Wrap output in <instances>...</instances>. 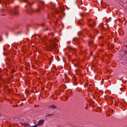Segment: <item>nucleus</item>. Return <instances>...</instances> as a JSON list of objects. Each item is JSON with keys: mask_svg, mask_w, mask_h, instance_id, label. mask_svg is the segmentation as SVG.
Listing matches in <instances>:
<instances>
[{"mask_svg": "<svg viewBox=\"0 0 127 127\" xmlns=\"http://www.w3.org/2000/svg\"><path fill=\"white\" fill-rule=\"evenodd\" d=\"M18 12H16V11H15L14 12V13H13V14H18Z\"/></svg>", "mask_w": 127, "mask_h": 127, "instance_id": "9", "label": "nucleus"}, {"mask_svg": "<svg viewBox=\"0 0 127 127\" xmlns=\"http://www.w3.org/2000/svg\"><path fill=\"white\" fill-rule=\"evenodd\" d=\"M113 99H109V101H111V102H112V103H113Z\"/></svg>", "mask_w": 127, "mask_h": 127, "instance_id": "11", "label": "nucleus"}, {"mask_svg": "<svg viewBox=\"0 0 127 127\" xmlns=\"http://www.w3.org/2000/svg\"><path fill=\"white\" fill-rule=\"evenodd\" d=\"M81 19H80V20H79V22L78 23V24H81V23H80V21H81Z\"/></svg>", "mask_w": 127, "mask_h": 127, "instance_id": "12", "label": "nucleus"}, {"mask_svg": "<svg viewBox=\"0 0 127 127\" xmlns=\"http://www.w3.org/2000/svg\"><path fill=\"white\" fill-rule=\"evenodd\" d=\"M52 115V114H49V115H47V116H50V115Z\"/></svg>", "mask_w": 127, "mask_h": 127, "instance_id": "16", "label": "nucleus"}, {"mask_svg": "<svg viewBox=\"0 0 127 127\" xmlns=\"http://www.w3.org/2000/svg\"><path fill=\"white\" fill-rule=\"evenodd\" d=\"M52 48L51 47V49H50L49 50V51H52Z\"/></svg>", "mask_w": 127, "mask_h": 127, "instance_id": "17", "label": "nucleus"}, {"mask_svg": "<svg viewBox=\"0 0 127 127\" xmlns=\"http://www.w3.org/2000/svg\"><path fill=\"white\" fill-rule=\"evenodd\" d=\"M45 38H46V37H45Z\"/></svg>", "mask_w": 127, "mask_h": 127, "instance_id": "25", "label": "nucleus"}, {"mask_svg": "<svg viewBox=\"0 0 127 127\" xmlns=\"http://www.w3.org/2000/svg\"><path fill=\"white\" fill-rule=\"evenodd\" d=\"M74 41H75L77 43H79V40L77 38H75L74 39Z\"/></svg>", "mask_w": 127, "mask_h": 127, "instance_id": "5", "label": "nucleus"}, {"mask_svg": "<svg viewBox=\"0 0 127 127\" xmlns=\"http://www.w3.org/2000/svg\"><path fill=\"white\" fill-rule=\"evenodd\" d=\"M76 61H77L76 60H74V62H76Z\"/></svg>", "mask_w": 127, "mask_h": 127, "instance_id": "21", "label": "nucleus"}, {"mask_svg": "<svg viewBox=\"0 0 127 127\" xmlns=\"http://www.w3.org/2000/svg\"><path fill=\"white\" fill-rule=\"evenodd\" d=\"M125 53L126 54H127V51H125Z\"/></svg>", "mask_w": 127, "mask_h": 127, "instance_id": "15", "label": "nucleus"}, {"mask_svg": "<svg viewBox=\"0 0 127 127\" xmlns=\"http://www.w3.org/2000/svg\"><path fill=\"white\" fill-rule=\"evenodd\" d=\"M44 122V120H39L38 123L39 126H40L43 125Z\"/></svg>", "mask_w": 127, "mask_h": 127, "instance_id": "4", "label": "nucleus"}, {"mask_svg": "<svg viewBox=\"0 0 127 127\" xmlns=\"http://www.w3.org/2000/svg\"><path fill=\"white\" fill-rule=\"evenodd\" d=\"M18 7V6H15V7Z\"/></svg>", "mask_w": 127, "mask_h": 127, "instance_id": "22", "label": "nucleus"}, {"mask_svg": "<svg viewBox=\"0 0 127 127\" xmlns=\"http://www.w3.org/2000/svg\"><path fill=\"white\" fill-rule=\"evenodd\" d=\"M102 38H102L101 37H99V39H102Z\"/></svg>", "mask_w": 127, "mask_h": 127, "instance_id": "18", "label": "nucleus"}, {"mask_svg": "<svg viewBox=\"0 0 127 127\" xmlns=\"http://www.w3.org/2000/svg\"><path fill=\"white\" fill-rule=\"evenodd\" d=\"M53 39H51L50 40V42L52 43V42H53Z\"/></svg>", "mask_w": 127, "mask_h": 127, "instance_id": "14", "label": "nucleus"}, {"mask_svg": "<svg viewBox=\"0 0 127 127\" xmlns=\"http://www.w3.org/2000/svg\"><path fill=\"white\" fill-rule=\"evenodd\" d=\"M23 126H28V124L25 123H23L21 124Z\"/></svg>", "mask_w": 127, "mask_h": 127, "instance_id": "6", "label": "nucleus"}, {"mask_svg": "<svg viewBox=\"0 0 127 127\" xmlns=\"http://www.w3.org/2000/svg\"><path fill=\"white\" fill-rule=\"evenodd\" d=\"M80 15L81 16V17H83V15H83L82 14V13H81L80 14Z\"/></svg>", "mask_w": 127, "mask_h": 127, "instance_id": "13", "label": "nucleus"}, {"mask_svg": "<svg viewBox=\"0 0 127 127\" xmlns=\"http://www.w3.org/2000/svg\"><path fill=\"white\" fill-rule=\"evenodd\" d=\"M23 1H24L26 2L28 4H29V2L28 1H27V0H23Z\"/></svg>", "mask_w": 127, "mask_h": 127, "instance_id": "8", "label": "nucleus"}, {"mask_svg": "<svg viewBox=\"0 0 127 127\" xmlns=\"http://www.w3.org/2000/svg\"><path fill=\"white\" fill-rule=\"evenodd\" d=\"M96 32H97V33H98V31H97V30H96Z\"/></svg>", "mask_w": 127, "mask_h": 127, "instance_id": "20", "label": "nucleus"}, {"mask_svg": "<svg viewBox=\"0 0 127 127\" xmlns=\"http://www.w3.org/2000/svg\"><path fill=\"white\" fill-rule=\"evenodd\" d=\"M56 107L54 105H52L51 106H49V108H55Z\"/></svg>", "mask_w": 127, "mask_h": 127, "instance_id": "7", "label": "nucleus"}, {"mask_svg": "<svg viewBox=\"0 0 127 127\" xmlns=\"http://www.w3.org/2000/svg\"><path fill=\"white\" fill-rule=\"evenodd\" d=\"M44 2L41 1L40 2L38 5V8L37 10V12H39L40 9H43V7L44 6Z\"/></svg>", "mask_w": 127, "mask_h": 127, "instance_id": "1", "label": "nucleus"}, {"mask_svg": "<svg viewBox=\"0 0 127 127\" xmlns=\"http://www.w3.org/2000/svg\"><path fill=\"white\" fill-rule=\"evenodd\" d=\"M44 38H43V40H44Z\"/></svg>", "mask_w": 127, "mask_h": 127, "instance_id": "24", "label": "nucleus"}, {"mask_svg": "<svg viewBox=\"0 0 127 127\" xmlns=\"http://www.w3.org/2000/svg\"><path fill=\"white\" fill-rule=\"evenodd\" d=\"M109 99H113V98L109 96H106L105 97V100L107 101H109Z\"/></svg>", "mask_w": 127, "mask_h": 127, "instance_id": "3", "label": "nucleus"}, {"mask_svg": "<svg viewBox=\"0 0 127 127\" xmlns=\"http://www.w3.org/2000/svg\"><path fill=\"white\" fill-rule=\"evenodd\" d=\"M38 126H39V125L38 123V124H36L35 125L33 126L32 127H37Z\"/></svg>", "mask_w": 127, "mask_h": 127, "instance_id": "10", "label": "nucleus"}, {"mask_svg": "<svg viewBox=\"0 0 127 127\" xmlns=\"http://www.w3.org/2000/svg\"><path fill=\"white\" fill-rule=\"evenodd\" d=\"M95 25V22H93L92 21V19H90L89 20V21L88 25L90 27L92 28H94V26Z\"/></svg>", "mask_w": 127, "mask_h": 127, "instance_id": "2", "label": "nucleus"}, {"mask_svg": "<svg viewBox=\"0 0 127 127\" xmlns=\"http://www.w3.org/2000/svg\"><path fill=\"white\" fill-rule=\"evenodd\" d=\"M44 24H41V25H42V26H43L44 25Z\"/></svg>", "mask_w": 127, "mask_h": 127, "instance_id": "19", "label": "nucleus"}, {"mask_svg": "<svg viewBox=\"0 0 127 127\" xmlns=\"http://www.w3.org/2000/svg\"><path fill=\"white\" fill-rule=\"evenodd\" d=\"M55 40L56 41V40H57V39H55Z\"/></svg>", "mask_w": 127, "mask_h": 127, "instance_id": "23", "label": "nucleus"}]
</instances>
